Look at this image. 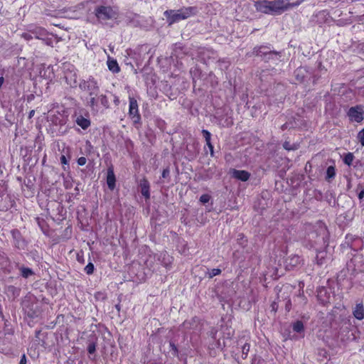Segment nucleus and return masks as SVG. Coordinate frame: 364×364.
<instances>
[{
	"label": "nucleus",
	"instance_id": "1",
	"mask_svg": "<svg viewBox=\"0 0 364 364\" xmlns=\"http://www.w3.org/2000/svg\"><path fill=\"white\" fill-rule=\"evenodd\" d=\"M309 232L307 233V240L312 243V245H317L320 248L328 245V232L326 227L321 223L316 225H309L307 229Z\"/></svg>",
	"mask_w": 364,
	"mask_h": 364
},
{
	"label": "nucleus",
	"instance_id": "2",
	"mask_svg": "<svg viewBox=\"0 0 364 364\" xmlns=\"http://www.w3.org/2000/svg\"><path fill=\"white\" fill-rule=\"evenodd\" d=\"M79 88L82 91L87 93L89 97L87 98L86 105L90 107L92 109L97 105V96L100 92V87L97 82L92 77H89L87 80H82L79 83Z\"/></svg>",
	"mask_w": 364,
	"mask_h": 364
},
{
	"label": "nucleus",
	"instance_id": "3",
	"mask_svg": "<svg viewBox=\"0 0 364 364\" xmlns=\"http://www.w3.org/2000/svg\"><path fill=\"white\" fill-rule=\"evenodd\" d=\"M195 11V7H187L177 11L167 10L164 12V16L166 17L169 25H171L181 20L188 18L193 14Z\"/></svg>",
	"mask_w": 364,
	"mask_h": 364
},
{
	"label": "nucleus",
	"instance_id": "4",
	"mask_svg": "<svg viewBox=\"0 0 364 364\" xmlns=\"http://www.w3.org/2000/svg\"><path fill=\"white\" fill-rule=\"evenodd\" d=\"M31 32L33 34L35 38L41 40L46 45L48 46L53 47V37H55L56 39V43L59 42L60 41V38L49 33L45 28L42 27H36L33 29H31Z\"/></svg>",
	"mask_w": 364,
	"mask_h": 364
},
{
	"label": "nucleus",
	"instance_id": "5",
	"mask_svg": "<svg viewBox=\"0 0 364 364\" xmlns=\"http://www.w3.org/2000/svg\"><path fill=\"white\" fill-rule=\"evenodd\" d=\"M95 14L100 22L114 19L117 14L110 6H99L95 9Z\"/></svg>",
	"mask_w": 364,
	"mask_h": 364
},
{
	"label": "nucleus",
	"instance_id": "6",
	"mask_svg": "<svg viewBox=\"0 0 364 364\" xmlns=\"http://www.w3.org/2000/svg\"><path fill=\"white\" fill-rule=\"evenodd\" d=\"M347 116L350 122L360 123L364 119V106L357 105L350 107L347 112Z\"/></svg>",
	"mask_w": 364,
	"mask_h": 364
},
{
	"label": "nucleus",
	"instance_id": "7",
	"mask_svg": "<svg viewBox=\"0 0 364 364\" xmlns=\"http://www.w3.org/2000/svg\"><path fill=\"white\" fill-rule=\"evenodd\" d=\"M303 2V0H298L294 3L284 4L283 0L271 1L275 15H279L291 8L298 6Z\"/></svg>",
	"mask_w": 364,
	"mask_h": 364
},
{
	"label": "nucleus",
	"instance_id": "8",
	"mask_svg": "<svg viewBox=\"0 0 364 364\" xmlns=\"http://www.w3.org/2000/svg\"><path fill=\"white\" fill-rule=\"evenodd\" d=\"M129 115L134 124L139 123L141 116L139 113L138 103L135 98L129 97Z\"/></svg>",
	"mask_w": 364,
	"mask_h": 364
},
{
	"label": "nucleus",
	"instance_id": "9",
	"mask_svg": "<svg viewBox=\"0 0 364 364\" xmlns=\"http://www.w3.org/2000/svg\"><path fill=\"white\" fill-rule=\"evenodd\" d=\"M255 7L256 10L259 12H261V13H263L265 14L275 15L271 1H268V0L257 1L255 2Z\"/></svg>",
	"mask_w": 364,
	"mask_h": 364
},
{
	"label": "nucleus",
	"instance_id": "10",
	"mask_svg": "<svg viewBox=\"0 0 364 364\" xmlns=\"http://www.w3.org/2000/svg\"><path fill=\"white\" fill-rule=\"evenodd\" d=\"M331 20V16L328 12L326 10H322L316 14H314L311 16V21L314 24L322 26L324 23H329Z\"/></svg>",
	"mask_w": 364,
	"mask_h": 364
},
{
	"label": "nucleus",
	"instance_id": "11",
	"mask_svg": "<svg viewBox=\"0 0 364 364\" xmlns=\"http://www.w3.org/2000/svg\"><path fill=\"white\" fill-rule=\"evenodd\" d=\"M11 233L14 246L19 250H23L26 247V244L20 232L18 230H13Z\"/></svg>",
	"mask_w": 364,
	"mask_h": 364
},
{
	"label": "nucleus",
	"instance_id": "12",
	"mask_svg": "<svg viewBox=\"0 0 364 364\" xmlns=\"http://www.w3.org/2000/svg\"><path fill=\"white\" fill-rule=\"evenodd\" d=\"M187 53L186 49H185L182 43H177L173 45L171 57L183 58L186 55H187Z\"/></svg>",
	"mask_w": 364,
	"mask_h": 364
},
{
	"label": "nucleus",
	"instance_id": "13",
	"mask_svg": "<svg viewBox=\"0 0 364 364\" xmlns=\"http://www.w3.org/2000/svg\"><path fill=\"white\" fill-rule=\"evenodd\" d=\"M301 262V259L299 255H291L285 260L286 269L288 270H291L294 268L298 267Z\"/></svg>",
	"mask_w": 364,
	"mask_h": 364
},
{
	"label": "nucleus",
	"instance_id": "14",
	"mask_svg": "<svg viewBox=\"0 0 364 364\" xmlns=\"http://www.w3.org/2000/svg\"><path fill=\"white\" fill-rule=\"evenodd\" d=\"M272 48L269 46H260L254 48L252 54L260 57L263 60L267 54L271 51Z\"/></svg>",
	"mask_w": 364,
	"mask_h": 364
},
{
	"label": "nucleus",
	"instance_id": "15",
	"mask_svg": "<svg viewBox=\"0 0 364 364\" xmlns=\"http://www.w3.org/2000/svg\"><path fill=\"white\" fill-rule=\"evenodd\" d=\"M64 78L65 80L66 83L70 85L71 87H75L77 85V74L75 71L68 70L65 72Z\"/></svg>",
	"mask_w": 364,
	"mask_h": 364
},
{
	"label": "nucleus",
	"instance_id": "16",
	"mask_svg": "<svg viewBox=\"0 0 364 364\" xmlns=\"http://www.w3.org/2000/svg\"><path fill=\"white\" fill-rule=\"evenodd\" d=\"M49 121L53 125L62 127L65 124L66 118L63 114L58 112L57 114H50L49 116Z\"/></svg>",
	"mask_w": 364,
	"mask_h": 364
},
{
	"label": "nucleus",
	"instance_id": "17",
	"mask_svg": "<svg viewBox=\"0 0 364 364\" xmlns=\"http://www.w3.org/2000/svg\"><path fill=\"white\" fill-rule=\"evenodd\" d=\"M232 177L241 181H247L250 177V173L245 170L232 169Z\"/></svg>",
	"mask_w": 364,
	"mask_h": 364
},
{
	"label": "nucleus",
	"instance_id": "18",
	"mask_svg": "<svg viewBox=\"0 0 364 364\" xmlns=\"http://www.w3.org/2000/svg\"><path fill=\"white\" fill-rule=\"evenodd\" d=\"M139 187L141 188V193L145 198L148 199L150 198V192H149V182L145 178H143L139 181Z\"/></svg>",
	"mask_w": 364,
	"mask_h": 364
},
{
	"label": "nucleus",
	"instance_id": "19",
	"mask_svg": "<svg viewBox=\"0 0 364 364\" xmlns=\"http://www.w3.org/2000/svg\"><path fill=\"white\" fill-rule=\"evenodd\" d=\"M116 178L112 168L107 169V184L108 188L113 191L115 188Z\"/></svg>",
	"mask_w": 364,
	"mask_h": 364
},
{
	"label": "nucleus",
	"instance_id": "20",
	"mask_svg": "<svg viewBox=\"0 0 364 364\" xmlns=\"http://www.w3.org/2000/svg\"><path fill=\"white\" fill-rule=\"evenodd\" d=\"M280 53L272 49L263 60L267 63L272 61L276 63L277 62L280 61Z\"/></svg>",
	"mask_w": 364,
	"mask_h": 364
},
{
	"label": "nucleus",
	"instance_id": "21",
	"mask_svg": "<svg viewBox=\"0 0 364 364\" xmlns=\"http://www.w3.org/2000/svg\"><path fill=\"white\" fill-rule=\"evenodd\" d=\"M353 314L358 320L364 318V306L363 304H357L353 311Z\"/></svg>",
	"mask_w": 364,
	"mask_h": 364
},
{
	"label": "nucleus",
	"instance_id": "22",
	"mask_svg": "<svg viewBox=\"0 0 364 364\" xmlns=\"http://www.w3.org/2000/svg\"><path fill=\"white\" fill-rule=\"evenodd\" d=\"M75 122L83 129H86L90 126V120L85 118L82 115H80L77 117Z\"/></svg>",
	"mask_w": 364,
	"mask_h": 364
},
{
	"label": "nucleus",
	"instance_id": "23",
	"mask_svg": "<svg viewBox=\"0 0 364 364\" xmlns=\"http://www.w3.org/2000/svg\"><path fill=\"white\" fill-rule=\"evenodd\" d=\"M107 63L109 70L113 73H118L119 72L120 68L116 60L109 58Z\"/></svg>",
	"mask_w": 364,
	"mask_h": 364
},
{
	"label": "nucleus",
	"instance_id": "24",
	"mask_svg": "<svg viewBox=\"0 0 364 364\" xmlns=\"http://www.w3.org/2000/svg\"><path fill=\"white\" fill-rule=\"evenodd\" d=\"M6 291L9 296H12L14 299L19 296L21 289L20 288L16 287L13 285H9L6 287Z\"/></svg>",
	"mask_w": 364,
	"mask_h": 364
},
{
	"label": "nucleus",
	"instance_id": "25",
	"mask_svg": "<svg viewBox=\"0 0 364 364\" xmlns=\"http://www.w3.org/2000/svg\"><path fill=\"white\" fill-rule=\"evenodd\" d=\"M336 176V168L334 166H329L326 170L325 179L328 182H331Z\"/></svg>",
	"mask_w": 364,
	"mask_h": 364
},
{
	"label": "nucleus",
	"instance_id": "26",
	"mask_svg": "<svg viewBox=\"0 0 364 364\" xmlns=\"http://www.w3.org/2000/svg\"><path fill=\"white\" fill-rule=\"evenodd\" d=\"M326 252L325 251H318L316 255L315 259L317 264L322 265L326 262Z\"/></svg>",
	"mask_w": 364,
	"mask_h": 364
},
{
	"label": "nucleus",
	"instance_id": "27",
	"mask_svg": "<svg viewBox=\"0 0 364 364\" xmlns=\"http://www.w3.org/2000/svg\"><path fill=\"white\" fill-rule=\"evenodd\" d=\"M19 270L21 275L26 279L34 274V272L29 267H19Z\"/></svg>",
	"mask_w": 364,
	"mask_h": 364
},
{
	"label": "nucleus",
	"instance_id": "28",
	"mask_svg": "<svg viewBox=\"0 0 364 364\" xmlns=\"http://www.w3.org/2000/svg\"><path fill=\"white\" fill-rule=\"evenodd\" d=\"M293 331L296 333H301L304 331V323L301 321H296L292 323Z\"/></svg>",
	"mask_w": 364,
	"mask_h": 364
},
{
	"label": "nucleus",
	"instance_id": "29",
	"mask_svg": "<svg viewBox=\"0 0 364 364\" xmlns=\"http://www.w3.org/2000/svg\"><path fill=\"white\" fill-rule=\"evenodd\" d=\"M9 258L4 252H0V267L3 268H6L9 263Z\"/></svg>",
	"mask_w": 364,
	"mask_h": 364
},
{
	"label": "nucleus",
	"instance_id": "30",
	"mask_svg": "<svg viewBox=\"0 0 364 364\" xmlns=\"http://www.w3.org/2000/svg\"><path fill=\"white\" fill-rule=\"evenodd\" d=\"M354 159V155L351 152H348L346 154L343 158V162L345 164L348 166H350L353 163V161Z\"/></svg>",
	"mask_w": 364,
	"mask_h": 364
},
{
	"label": "nucleus",
	"instance_id": "31",
	"mask_svg": "<svg viewBox=\"0 0 364 364\" xmlns=\"http://www.w3.org/2000/svg\"><path fill=\"white\" fill-rule=\"evenodd\" d=\"M98 100H100L101 105L105 107L106 109H108L109 107V100L106 95H101L98 97Z\"/></svg>",
	"mask_w": 364,
	"mask_h": 364
},
{
	"label": "nucleus",
	"instance_id": "32",
	"mask_svg": "<svg viewBox=\"0 0 364 364\" xmlns=\"http://www.w3.org/2000/svg\"><path fill=\"white\" fill-rule=\"evenodd\" d=\"M250 349V345L247 343H245L242 348V358L245 359L247 357L248 353Z\"/></svg>",
	"mask_w": 364,
	"mask_h": 364
},
{
	"label": "nucleus",
	"instance_id": "33",
	"mask_svg": "<svg viewBox=\"0 0 364 364\" xmlns=\"http://www.w3.org/2000/svg\"><path fill=\"white\" fill-rule=\"evenodd\" d=\"M221 269L219 268L212 269L209 270L207 273L208 277L210 279L213 278L215 276L219 275L221 273Z\"/></svg>",
	"mask_w": 364,
	"mask_h": 364
},
{
	"label": "nucleus",
	"instance_id": "34",
	"mask_svg": "<svg viewBox=\"0 0 364 364\" xmlns=\"http://www.w3.org/2000/svg\"><path fill=\"white\" fill-rule=\"evenodd\" d=\"M60 162L63 164V168L64 171L69 169L68 160L65 155H62L60 158Z\"/></svg>",
	"mask_w": 364,
	"mask_h": 364
},
{
	"label": "nucleus",
	"instance_id": "35",
	"mask_svg": "<svg viewBox=\"0 0 364 364\" xmlns=\"http://www.w3.org/2000/svg\"><path fill=\"white\" fill-rule=\"evenodd\" d=\"M95 269L94 264L92 262H89L85 267V272L88 274L90 275L93 274Z\"/></svg>",
	"mask_w": 364,
	"mask_h": 364
},
{
	"label": "nucleus",
	"instance_id": "36",
	"mask_svg": "<svg viewBox=\"0 0 364 364\" xmlns=\"http://www.w3.org/2000/svg\"><path fill=\"white\" fill-rule=\"evenodd\" d=\"M201 132L203 134V137L205 138L206 144H209V142H211L210 132L209 131H208L207 129H203Z\"/></svg>",
	"mask_w": 364,
	"mask_h": 364
},
{
	"label": "nucleus",
	"instance_id": "37",
	"mask_svg": "<svg viewBox=\"0 0 364 364\" xmlns=\"http://www.w3.org/2000/svg\"><path fill=\"white\" fill-rule=\"evenodd\" d=\"M357 139L361 146H364V128L358 133Z\"/></svg>",
	"mask_w": 364,
	"mask_h": 364
},
{
	"label": "nucleus",
	"instance_id": "38",
	"mask_svg": "<svg viewBox=\"0 0 364 364\" xmlns=\"http://www.w3.org/2000/svg\"><path fill=\"white\" fill-rule=\"evenodd\" d=\"M96 350V344L94 342H90L87 346V351L90 354H93Z\"/></svg>",
	"mask_w": 364,
	"mask_h": 364
},
{
	"label": "nucleus",
	"instance_id": "39",
	"mask_svg": "<svg viewBox=\"0 0 364 364\" xmlns=\"http://www.w3.org/2000/svg\"><path fill=\"white\" fill-rule=\"evenodd\" d=\"M21 37L26 41H30L34 38L33 34L31 33V30L27 33H23Z\"/></svg>",
	"mask_w": 364,
	"mask_h": 364
},
{
	"label": "nucleus",
	"instance_id": "40",
	"mask_svg": "<svg viewBox=\"0 0 364 364\" xmlns=\"http://www.w3.org/2000/svg\"><path fill=\"white\" fill-rule=\"evenodd\" d=\"M283 147H284V149H285L286 150H288V151L294 150L296 149V146L291 145L290 144V142H289V141H285L283 144Z\"/></svg>",
	"mask_w": 364,
	"mask_h": 364
},
{
	"label": "nucleus",
	"instance_id": "41",
	"mask_svg": "<svg viewBox=\"0 0 364 364\" xmlns=\"http://www.w3.org/2000/svg\"><path fill=\"white\" fill-rule=\"evenodd\" d=\"M210 196L208 194H203L200 197V201L205 204L209 202Z\"/></svg>",
	"mask_w": 364,
	"mask_h": 364
},
{
	"label": "nucleus",
	"instance_id": "42",
	"mask_svg": "<svg viewBox=\"0 0 364 364\" xmlns=\"http://www.w3.org/2000/svg\"><path fill=\"white\" fill-rule=\"evenodd\" d=\"M161 176L164 178H168L170 177V169L168 167L164 168L162 171Z\"/></svg>",
	"mask_w": 364,
	"mask_h": 364
},
{
	"label": "nucleus",
	"instance_id": "43",
	"mask_svg": "<svg viewBox=\"0 0 364 364\" xmlns=\"http://www.w3.org/2000/svg\"><path fill=\"white\" fill-rule=\"evenodd\" d=\"M169 346H170L171 350L173 351V354L174 355H178V348H177L176 346L175 345V343L173 342H170Z\"/></svg>",
	"mask_w": 364,
	"mask_h": 364
},
{
	"label": "nucleus",
	"instance_id": "44",
	"mask_svg": "<svg viewBox=\"0 0 364 364\" xmlns=\"http://www.w3.org/2000/svg\"><path fill=\"white\" fill-rule=\"evenodd\" d=\"M87 162V159L84 156H81L77 159V164L79 166H84Z\"/></svg>",
	"mask_w": 364,
	"mask_h": 364
},
{
	"label": "nucleus",
	"instance_id": "45",
	"mask_svg": "<svg viewBox=\"0 0 364 364\" xmlns=\"http://www.w3.org/2000/svg\"><path fill=\"white\" fill-rule=\"evenodd\" d=\"M206 145L208 146V147L210 150V156L212 157L214 156V147H213V145L212 144V143L209 142V144H206Z\"/></svg>",
	"mask_w": 364,
	"mask_h": 364
},
{
	"label": "nucleus",
	"instance_id": "46",
	"mask_svg": "<svg viewBox=\"0 0 364 364\" xmlns=\"http://www.w3.org/2000/svg\"><path fill=\"white\" fill-rule=\"evenodd\" d=\"M26 363H27L26 357V355L23 354L21 357V360H20L19 364H26Z\"/></svg>",
	"mask_w": 364,
	"mask_h": 364
},
{
	"label": "nucleus",
	"instance_id": "47",
	"mask_svg": "<svg viewBox=\"0 0 364 364\" xmlns=\"http://www.w3.org/2000/svg\"><path fill=\"white\" fill-rule=\"evenodd\" d=\"M119 99L117 96L114 95V103L116 106H118L119 105Z\"/></svg>",
	"mask_w": 364,
	"mask_h": 364
},
{
	"label": "nucleus",
	"instance_id": "48",
	"mask_svg": "<svg viewBox=\"0 0 364 364\" xmlns=\"http://www.w3.org/2000/svg\"><path fill=\"white\" fill-rule=\"evenodd\" d=\"M190 326H191V323L188 321H186L183 323V326L185 328H190Z\"/></svg>",
	"mask_w": 364,
	"mask_h": 364
},
{
	"label": "nucleus",
	"instance_id": "49",
	"mask_svg": "<svg viewBox=\"0 0 364 364\" xmlns=\"http://www.w3.org/2000/svg\"><path fill=\"white\" fill-rule=\"evenodd\" d=\"M358 198L359 200H362L364 197V189L361 190L360 192L358 193Z\"/></svg>",
	"mask_w": 364,
	"mask_h": 364
},
{
	"label": "nucleus",
	"instance_id": "50",
	"mask_svg": "<svg viewBox=\"0 0 364 364\" xmlns=\"http://www.w3.org/2000/svg\"><path fill=\"white\" fill-rule=\"evenodd\" d=\"M289 127V124L288 123H285L283 125H282L281 129H282V130L284 131V130L288 129Z\"/></svg>",
	"mask_w": 364,
	"mask_h": 364
},
{
	"label": "nucleus",
	"instance_id": "51",
	"mask_svg": "<svg viewBox=\"0 0 364 364\" xmlns=\"http://www.w3.org/2000/svg\"><path fill=\"white\" fill-rule=\"evenodd\" d=\"M34 114H35V110H33V109L31 110L28 114V118L29 119L32 118L33 117Z\"/></svg>",
	"mask_w": 364,
	"mask_h": 364
},
{
	"label": "nucleus",
	"instance_id": "52",
	"mask_svg": "<svg viewBox=\"0 0 364 364\" xmlns=\"http://www.w3.org/2000/svg\"><path fill=\"white\" fill-rule=\"evenodd\" d=\"M351 187H352L351 180H350V178H348L347 188L350 189V188H351Z\"/></svg>",
	"mask_w": 364,
	"mask_h": 364
},
{
	"label": "nucleus",
	"instance_id": "53",
	"mask_svg": "<svg viewBox=\"0 0 364 364\" xmlns=\"http://www.w3.org/2000/svg\"><path fill=\"white\" fill-rule=\"evenodd\" d=\"M191 73H194V77H193V80L195 79V77L196 76V74L199 73V70L197 69V68H195V70L193 71H191Z\"/></svg>",
	"mask_w": 364,
	"mask_h": 364
},
{
	"label": "nucleus",
	"instance_id": "54",
	"mask_svg": "<svg viewBox=\"0 0 364 364\" xmlns=\"http://www.w3.org/2000/svg\"><path fill=\"white\" fill-rule=\"evenodd\" d=\"M238 236L240 237V238H238V240H242L244 237V235L242 234H240Z\"/></svg>",
	"mask_w": 364,
	"mask_h": 364
},
{
	"label": "nucleus",
	"instance_id": "55",
	"mask_svg": "<svg viewBox=\"0 0 364 364\" xmlns=\"http://www.w3.org/2000/svg\"><path fill=\"white\" fill-rule=\"evenodd\" d=\"M351 336H352V337H353L352 338H353V339H354V338H355V335H354V333H351Z\"/></svg>",
	"mask_w": 364,
	"mask_h": 364
},
{
	"label": "nucleus",
	"instance_id": "56",
	"mask_svg": "<svg viewBox=\"0 0 364 364\" xmlns=\"http://www.w3.org/2000/svg\"><path fill=\"white\" fill-rule=\"evenodd\" d=\"M65 186V188H69V184H67Z\"/></svg>",
	"mask_w": 364,
	"mask_h": 364
},
{
	"label": "nucleus",
	"instance_id": "57",
	"mask_svg": "<svg viewBox=\"0 0 364 364\" xmlns=\"http://www.w3.org/2000/svg\"><path fill=\"white\" fill-rule=\"evenodd\" d=\"M65 186V188H69V184H67Z\"/></svg>",
	"mask_w": 364,
	"mask_h": 364
},
{
	"label": "nucleus",
	"instance_id": "58",
	"mask_svg": "<svg viewBox=\"0 0 364 364\" xmlns=\"http://www.w3.org/2000/svg\"><path fill=\"white\" fill-rule=\"evenodd\" d=\"M4 208H5V209H7V208H8V207H7V206H6V205H5V206H4V207H2V209H4Z\"/></svg>",
	"mask_w": 364,
	"mask_h": 364
},
{
	"label": "nucleus",
	"instance_id": "59",
	"mask_svg": "<svg viewBox=\"0 0 364 364\" xmlns=\"http://www.w3.org/2000/svg\"><path fill=\"white\" fill-rule=\"evenodd\" d=\"M75 191H79L78 188H77V187H76V188H75Z\"/></svg>",
	"mask_w": 364,
	"mask_h": 364
},
{
	"label": "nucleus",
	"instance_id": "60",
	"mask_svg": "<svg viewBox=\"0 0 364 364\" xmlns=\"http://www.w3.org/2000/svg\"><path fill=\"white\" fill-rule=\"evenodd\" d=\"M116 308H117L118 310H119V305H117V306H116Z\"/></svg>",
	"mask_w": 364,
	"mask_h": 364
}]
</instances>
